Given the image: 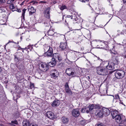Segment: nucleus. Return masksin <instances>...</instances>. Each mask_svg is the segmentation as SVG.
<instances>
[{
	"label": "nucleus",
	"mask_w": 126,
	"mask_h": 126,
	"mask_svg": "<svg viewBox=\"0 0 126 126\" xmlns=\"http://www.w3.org/2000/svg\"><path fill=\"white\" fill-rule=\"evenodd\" d=\"M22 53L21 52L16 53L14 55V60L16 63H19L23 59Z\"/></svg>",
	"instance_id": "nucleus-1"
},
{
	"label": "nucleus",
	"mask_w": 126,
	"mask_h": 126,
	"mask_svg": "<svg viewBox=\"0 0 126 126\" xmlns=\"http://www.w3.org/2000/svg\"><path fill=\"white\" fill-rule=\"evenodd\" d=\"M96 70L97 73L100 75H106L108 73L107 69L103 68L101 67H97Z\"/></svg>",
	"instance_id": "nucleus-2"
},
{
	"label": "nucleus",
	"mask_w": 126,
	"mask_h": 126,
	"mask_svg": "<svg viewBox=\"0 0 126 126\" xmlns=\"http://www.w3.org/2000/svg\"><path fill=\"white\" fill-rule=\"evenodd\" d=\"M45 50H47V51L45 53V55L47 57H52L53 56V49L49 46L46 47H45Z\"/></svg>",
	"instance_id": "nucleus-3"
},
{
	"label": "nucleus",
	"mask_w": 126,
	"mask_h": 126,
	"mask_svg": "<svg viewBox=\"0 0 126 126\" xmlns=\"http://www.w3.org/2000/svg\"><path fill=\"white\" fill-rule=\"evenodd\" d=\"M62 58L61 56L58 53H54L53 54V58H52L53 60L56 63L58 62H60L61 61Z\"/></svg>",
	"instance_id": "nucleus-4"
},
{
	"label": "nucleus",
	"mask_w": 126,
	"mask_h": 126,
	"mask_svg": "<svg viewBox=\"0 0 126 126\" xmlns=\"http://www.w3.org/2000/svg\"><path fill=\"white\" fill-rule=\"evenodd\" d=\"M125 74L124 72L122 70L116 71L115 73V75L116 78L120 79L122 78Z\"/></svg>",
	"instance_id": "nucleus-5"
},
{
	"label": "nucleus",
	"mask_w": 126,
	"mask_h": 126,
	"mask_svg": "<svg viewBox=\"0 0 126 126\" xmlns=\"http://www.w3.org/2000/svg\"><path fill=\"white\" fill-rule=\"evenodd\" d=\"M51 73H52L50 74V76L52 78L54 79H57L59 75V73L56 69L52 70Z\"/></svg>",
	"instance_id": "nucleus-6"
},
{
	"label": "nucleus",
	"mask_w": 126,
	"mask_h": 126,
	"mask_svg": "<svg viewBox=\"0 0 126 126\" xmlns=\"http://www.w3.org/2000/svg\"><path fill=\"white\" fill-rule=\"evenodd\" d=\"M72 115L75 117H78L80 115V112L78 109H73L72 111Z\"/></svg>",
	"instance_id": "nucleus-7"
},
{
	"label": "nucleus",
	"mask_w": 126,
	"mask_h": 126,
	"mask_svg": "<svg viewBox=\"0 0 126 126\" xmlns=\"http://www.w3.org/2000/svg\"><path fill=\"white\" fill-rule=\"evenodd\" d=\"M95 110L96 111L95 113L96 116L99 117H102L103 114L102 110H101L97 109H96Z\"/></svg>",
	"instance_id": "nucleus-8"
},
{
	"label": "nucleus",
	"mask_w": 126,
	"mask_h": 126,
	"mask_svg": "<svg viewBox=\"0 0 126 126\" xmlns=\"http://www.w3.org/2000/svg\"><path fill=\"white\" fill-rule=\"evenodd\" d=\"M46 115L47 117L52 119H54L55 117L54 113L51 111L47 112L46 113Z\"/></svg>",
	"instance_id": "nucleus-9"
},
{
	"label": "nucleus",
	"mask_w": 126,
	"mask_h": 126,
	"mask_svg": "<svg viewBox=\"0 0 126 126\" xmlns=\"http://www.w3.org/2000/svg\"><path fill=\"white\" fill-rule=\"evenodd\" d=\"M60 47L62 50L66 49L68 48L67 43L66 42H61L60 45Z\"/></svg>",
	"instance_id": "nucleus-10"
},
{
	"label": "nucleus",
	"mask_w": 126,
	"mask_h": 126,
	"mask_svg": "<svg viewBox=\"0 0 126 126\" xmlns=\"http://www.w3.org/2000/svg\"><path fill=\"white\" fill-rule=\"evenodd\" d=\"M110 110L113 119H114V117H115L118 114L119 111L116 110L110 109Z\"/></svg>",
	"instance_id": "nucleus-11"
},
{
	"label": "nucleus",
	"mask_w": 126,
	"mask_h": 126,
	"mask_svg": "<svg viewBox=\"0 0 126 126\" xmlns=\"http://www.w3.org/2000/svg\"><path fill=\"white\" fill-rule=\"evenodd\" d=\"M41 65L42 68L43 69V70H44V71H46L49 69V67L48 64L45 63H41Z\"/></svg>",
	"instance_id": "nucleus-12"
},
{
	"label": "nucleus",
	"mask_w": 126,
	"mask_h": 126,
	"mask_svg": "<svg viewBox=\"0 0 126 126\" xmlns=\"http://www.w3.org/2000/svg\"><path fill=\"white\" fill-rule=\"evenodd\" d=\"M106 66V67L107 69L112 70L114 69L113 63H109Z\"/></svg>",
	"instance_id": "nucleus-13"
},
{
	"label": "nucleus",
	"mask_w": 126,
	"mask_h": 126,
	"mask_svg": "<svg viewBox=\"0 0 126 126\" xmlns=\"http://www.w3.org/2000/svg\"><path fill=\"white\" fill-rule=\"evenodd\" d=\"M60 104V101L57 99H55L52 102L51 105L53 107H57L59 106Z\"/></svg>",
	"instance_id": "nucleus-14"
},
{
	"label": "nucleus",
	"mask_w": 126,
	"mask_h": 126,
	"mask_svg": "<svg viewBox=\"0 0 126 126\" xmlns=\"http://www.w3.org/2000/svg\"><path fill=\"white\" fill-rule=\"evenodd\" d=\"M102 110L103 114L105 116L109 115L110 112V110L109 109L105 108L103 109Z\"/></svg>",
	"instance_id": "nucleus-15"
},
{
	"label": "nucleus",
	"mask_w": 126,
	"mask_h": 126,
	"mask_svg": "<svg viewBox=\"0 0 126 126\" xmlns=\"http://www.w3.org/2000/svg\"><path fill=\"white\" fill-rule=\"evenodd\" d=\"M28 10L29 12V14L30 15H31L33 14L36 11L35 9H34V7L32 6H29L28 7Z\"/></svg>",
	"instance_id": "nucleus-16"
},
{
	"label": "nucleus",
	"mask_w": 126,
	"mask_h": 126,
	"mask_svg": "<svg viewBox=\"0 0 126 126\" xmlns=\"http://www.w3.org/2000/svg\"><path fill=\"white\" fill-rule=\"evenodd\" d=\"M115 118L116 122L118 123H120L122 122V118L121 116L120 115H118L115 117H114V118Z\"/></svg>",
	"instance_id": "nucleus-17"
},
{
	"label": "nucleus",
	"mask_w": 126,
	"mask_h": 126,
	"mask_svg": "<svg viewBox=\"0 0 126 126\" xmlns=\"http://www.w3.org/2000/svg\"><path fill=\"white\" fill-rule=\"evenodd\" d=\"M50 12L48 9H47L44 13L45 16L47 18L49 19L50 18Z\"/></svg>",
	"instance_id": "nucleus-18"
},
{
	"label": "nucleus",
	"mask_w": 126,
	"mask_h": 126,
	"mask_svg": "<svg viewBox=\"0 0 126 126\" xmlns=\"http://www.w3.org/2000/svg\"><path fill=\"white\" fill-rule=\"evenodd\" d=\"M62 121L64 124H67L68 123L69 120L67 118L64 117L62 118Z\"/></svg>",
	"instance_id": "nucleus-19"
},
{
	"label": "nucleus",
	"mask_w": 126,
	"mask_h": 126,
	"mask_svg": "<svg viewBox=\"0 0 126 126\" xmlns=\"http://www.w3.org/2000/svg\"><path fill=\"white\" fill-rule=\"evenodd\" d=\"M52 62H50L48 63L47 64L48 66L51 67H53L56 64V63L53 60Z\"/></svg>",
	"instance_id": "nucleus-20"
},
{
	"label": "nucleus",
	"mask_w": 126,
	"mask_h": 126,
	"mask_svg": "<svg viewBox=\"0 0 126 126\" xmlns=\"http://www.w3.org/2000/svg\"><path fill=\"white\" fill-rule=\"evenodd\" d=\"M53 30H49L47 32L48 35L49 36H52L55 33V32Z\"/></svg>",
	"instance_id": "nucleus-21"
},
{
	"label": "nucleus",
	"mask_w": 126,
	"mask_h": 126,
	"mask_svg": "<svg viewBox=\"0 0 126 126\" xmlns=\"http://www.w3.org/2000/svg\"><path fill=\"white\" fill-rule=\"evenodd\" d=\"M23 126H29L30 123L28 121H24L23 122Z\"/></svg>",
	"instance_id": "nucleus-22"
},
{
	"label": "nucleus",
	"mask_w": 126,
	"mask_h": 126,
	"mask_svg": "<svg viewBox=\"0 0 126 126\" xmlns=\"http://www.w3.org/2000/svg\"><path fill=\"white\" fill-rule=\"evenodd\" d=\"M69 71L67 70L65 71L66 73V74H67L69 76H70L72 75L73 76H74V73L73 72L71 71V73H70L69 72Z\"/></svg>",
	"instance_id": "nucleus-23"
},
{
	"label": "nucleus",
	"mask_w": 126,
	"mask_h": 126,
	"mask_svg": "<svg viewBox=\"0 0 126 126\" xmlns=\"http://www.w3.org/2000/svg\"><path fill=\"white\" fill-rule=\"evenodd\" d=\"M101 42L99 41V40H95V42H94V45L96 46V47H97V48H99L100 47H98L99 46L98 44H100L101 43Z\"/></svg>",
	"instance_id": "nucleus-24"
},
{
	"label": "nucleus",
	"mask_w": 126,
	"mask_h": 126,
	"mask_svg": "<svg viewBox=\"0 0 126 126\" xmlns=\"http://www.w3.org/2000/svg\"><path fill=\"white\" fill-rule=\"evenodd\" d=\"M65 91L66 93L68 94H72L71 91L69 90V88H66L65 89Z\"/></svg>",
	"instance_id": "nucleus-25"
},
{
	"label": "nucleus",
	"mask_w": 126,
	"mask_h": 126,
	"mask_svg": "<svg viewBox=\"0 0 126 126\" xmlns=\"http://www.w3.org/2000/svg\"><path fill=\"white\" fill-rule=\"evenodd\" d=\"M79 123L81 125L84 126L87 123V122L86 120H83L80 121L79 122Z\"/></svg>",
	"instance_id": "nucleus-26"
},
{
	"label": "nucleus",
	"mask_w": 126,
	"mask_h": 126,
	"mask_svg": "<svg viewBox=\"0 0 126 126\" xmlns=\"http://www.w3.org/2000/svg\"><path fill=\"white\" fill-rule=\"evenodd\" d=\"M95 125L96 126H106L103 123L99 122H98Z\"/></svg>",
	"instance_id": "nucleus-27"
},
{
	"label": "nucleus",
	"mask_w": 126,
	"mask_h": 126,
	"mask_svg": "<svg viewBox=\"0 0 126 126\" xmlns=\"http://www.w3.org/2000/svg\"><path fill=\"white\" fill-rule=\"evenodd\" d=\"M94 104H92L90 106H89V111H91L93 109H94Z\"/></svg>",
	"instance_id": "nucleus-28"
},
{
	"label": "nucleus",
	"mask_w": 126,
	"mask_h": 126,
	"mask_svg": "<svg viewBox=\"0 0 126 126\" xmlns=\"http://www.w3.org/2000/svg\"><path fill=\"white\" fill-rule=\"evenodd\" d=\"M117 57L115 58V60L113 61V63L114 64H117L118 63V61L117 60Z\"/></svg>",
	"instance_id": "nucleus-29"
},
{
	"label": "nucleus",
	"mask_w": 126,
	"mask_h": 126,
	"mask_svg": "<svg viewBox=\"0 0 126 126\" xmlns=\"http://www.w3.org/2000/svg\"><path fill=\"white\" fill-rule=\"evenodd\" d=\"M72 16L69 15H67L66 17V19L65 20V22L66 23H68V20L69 19V18L70 17H71Z\"/></svg>",
	"instance_id": "nucleus-30"
},
{
	"label": "nucleus",
	"mask_w": 126,
	"mask_h": 126,
	"mask_svg": "<svg viewBox=\"0 0 126 126\" xmlns=\"http://www.w3.org/2000/svg\"><path fill=\"white\" fill-rule=\"evenodd\" d=\"M9 8L10 9H12V10H13V9L15 8V6L14 4H11L9 5Z\"/></svg>",
	"instance_id": "nucleus-31"
},
{
	"label": "nucleus",
	"mask_w": 126,
	"mask_h": 126,
	"mask_svg": "<svg viewBox=\"0 0 126 126\" xmlns=\"http://www.w3.org/2000/svg\"><path fill=\"white\" fill-rule=\"evenodd\" d=\"M60 8L61 10H63L65 9H66L67 7L65 5H63L61 6H60Z\"/></svg>",
	"instance_id": "nucleus-32"
},
{
	"label": "nucleus",
	"mask_w": 126,
	"mask_h": 126,
	"mask_svg": "<svg viewBox=\"0 0 126 126\" xmlns=\"http://www.w3.org/2000/svg\"><path fill=\"white\" fill-rule=\"evenodd\" d=\"M77 13H75V15L73 16L72 19H74L75 21H77L78 20V18L77 17Z\"/></svg>",
	"instance_id": "nucleus-33"
},
{
	"label": "nucleus",
	"mask_w": 126,
	"mask_h": 126,
	"mask_svg": "<svg viewBox=\"0 0 126 126\" xmlns=\"http://www.w3.org/2000/svg\"><path fill=\"white\" fill-rule=\"evenodd\" d=\"M109 62L107 61H104V62H103L102 63H101V64H103V66L104 67H105L106 66H107Z\"/></svg>",
	"instance_id": "nucleus-34"
},
{
	"label": "nucleus",
	"mask_w": 126,
	"mask_h": 126,
	"mask_svg": "<svg viewBox=\"0 0 126 126\" xmlns=\"http://www.w3.org/2000/svg\"><path fill=\"white\" fill-rule=\"evenodd\" d=\"M26 10V9H24L22 10V16L23 17V18H24V17L25 14V11Z\"/></svg>",
	"instance_id": "nucleus-35"
},
{
	"label": "nucleus",
	"mask_w": 126,
	"mask_h": 126,
	"mask_svg": "<svg viewBox=\"0 0 126 126\" xmlns=\"http://www.w3.org/2000/svg\"><path fill=\"white\" fill-rule=\"evenodd\" d=\"M85 112H86L87 113H88L90 112L89 110V108L88 107L84 108Z\"/></svg>",
	"instance_id": "nucleus-36"
},
{
	"label": "nucleus",
	"mask_w": 126,
	"mask_h": 126,
	"mask_svg": "<svg viewBox=\"0 0 126 126\" xmlns=\"http://www.w3.org/2000/svg\"><path fill=\"white\" fill-rule=\"evenodd\" d=\"M11 123L14 124H15L17 125L18 124V123L17 121L16 120H15L14 121H11Z\"/></svg>",
	"instance_id": "nucleus-37"
},
{
	"label": "nucleus",
	"mask_w": 126,
	"mask_h": 126,
	"mask_svg": "<svg viewBox=\"0 0 126 126\" xmlns=\"http://www.w3.org/2000/svg\"><path fill=\"white\" fill-rule=\"evenodd\" d=\"M34 84H33L32 83H30V89H32V88L34 87Z\"/></svg>",
	"instance_id": "nucleus-38"
},
{
	"label": "nucleus",
	"mask_w": 126,
	"mask_h": 126,
	"mask_svg": "<svg viewBox=\"0 0 126 126\" xmlns=\"http://www.w3.org/2000/svg\"><path fill=\"white\" fill-rule=\"evenodd\" d=\"M126 33V30L124 29L121 32V34H124Z\"/></svg>",
	"instance_id": "nucleus-39"
},
{
	"label": "nucleus",
	"mask_w": 126,
	"mask_h": 126,
	"mask_svg": "<svg viewBox=\"0 0 126 126\" xmlns=\"http://www.w3.org/2000/svg\"><path fill=\"white\" fill-rule=\"evenodd\" d=\"M67 70L70 73H71V71H72V68H67L66 69V71Z\"/></svg>",
	"instance_id": "nucleus-40"
},
{
	"label": "nucleus",
	"mask_w": 126,
	"mask_h": 126,
	"mask_svg": "<svg viewBox=\"0 0 126 126\" xmlns=\"http://www.w3.org/2000/svg\"><path fill=\"white\" fill-rule=\"evenodd\" d=\"M115 99H119V100L121 101L119 95L118 94H116L115 96Z\"/></svg>",
	"instance_id": "nucleus-41"
},
{
	"label": "nucleus",
	"mask_w": 126,
	"mask_h": 126,
	"mask_svg": "<svg viewBox=\"0 0 126 126\" xmlns=\"http://www.w3.org/2000/svg\"><path fill=\"white\" fill-rule=\"evenodd\" d=\"M80 1H81L82 2H88L89 1V0H79Z\"/></svg>",
	"instance_id": "nucleus-42"
},
{
	"label": "nucleus",
	"mask_w": 126,
	"mask_h": 126,
	"mask_svg": "<svg viewBox=\"0 0 126 126\" xmlns=\"http://www.w3.org/2000/svg\"><path fill=\"white\" fill-rule=\"evenodd\" d=\"M75 13H76L75 12H73V13H72V15H71L72 17H71V19H72L73 17V16H75Z\"/></svg>",
	"instance_id": "nucleus-43"
},
{
	"label": "nucleus",
	"mask_w": 126,
	"mask_h": 126,
	"mask_svg": "<svg viewBox=\"0 0 126 126\" xmlns=\"http://www.w3.org/2000/svg\"><path fill=\"white\" fill-rule=\"evenodd\" d=\"M15 10L16 11L19 12H20L21 11V10L20 9H16V10ZM15 11V10H12V11Z\"/></svg>",
	"instance_id": "nucleus-44"
},
{
	"label": "nucleus",
	"mask_w": 126,
	"mask_h": 126,
	"mask_svg": "<svg viewBox=\"0 0 126 126\" xmlns=\"http://www.w3.org/2000/svg\"><path fill=\"white\" fill-rule=\"evenodd\" d=\"M65 88H69L68 84L67 83H66L65 85Z\"/></svg>",
	"instance_id": "nucleus-45"
},
{
	"label": "nucleus",
	"mask_w": 126,
	"mask_h": 126,
	"mask_svg": "<svg viewBox=\"0 0 126 126\" xmlns=\"http://www.w3.org/2000/svg\"><path fill=\"white\" fill-rule=\"evenodd\" d=\"M99 106L98 105H95V106H94V108L95 109H96L97 108H99Z\"/></svg>",
	"instance_id": "nucleus-46"
},
{
	"label": "nucleus",
	"mask_w": 126,
	"mask_h": 126,
	"mask_svg": "<svg viewBox=\"0 0 126 126\" xmlns=\"http://www.w3.org/2000/svg\"><path fill=\"white\" fill-rule=\"evenodd\" d=\"M110 98L111 99H113V100H114V96L113 95H110Z\"/></svg>",
	"instance_id": "nucleus-47"
},
{
	"label": "nucleus",
	"mask_w": 126,
	"mask_h": 126,
	"mask_svg": "<svg viewBox=\"0 0 126 126\" xmlns=\"http://www.w3.org/2000/svg\"><path fill=\"white\" fill-rule=\"evenodd\" d=\"M12 3V2L11 1V0H8L7 2V3L8 4H11Z\"/></svg>",
	"instance_id": "nucleus-48"
},
{
	"label": "nucleus",
	"mask_w": 126,
	"mask_h": 126,
	"mask_svg": "<svg viewBox=\"0 0 126 126\" xmlns=\"http://www.w3.org/2000/svg\"><path fill=\"white\" fill-rule=\"evenodd\" d=\"M85 108H82V109L81 110V111L82 112H85Z\"/></svg>",
	"instance_id": "nucleus-49"
},
{
	"label": "nucleus",
	"mask_w": 126,
	"mask_h": 126,
	"mask_svg": "<svg viewBox=\"0 0 126 126\" xmlns=\"http://www.w3.org/2000/svg\"><path fill=\"white\" fill-rule=\"evenodd\" d=\"M9 124L11 125V126H16L11 123H9Z\"/></svg>",
	"instance_id": "nucleus-50"
},
{
	"label": "nucleus",
	"mask_w": 126,
	"mask_h": 126,
	"mask_svg": "<svg viewBox=\"0 0 126 126\" xmlns=\"http://www.w3.org/2000/svg\"><path fill=\"white\" fill-rule=\"evenodd\" d=\"M35 1H32L31 2V4H35Z\"/></svg>",
	"instance_id": "nucleus-51"
},
{
	"label": "nucleus",
	"mask_w": 126,
	"mask_h": 126,
	"mask_svg": "<svg viewBox=\"0 0 126 126\" xmlns=\"http://www.w3.org/2000/svg\"><path fill=\"white\" fill-rule=\"evenodd\" d=\"M4 3L3 0H0V3Z\"/></svg>",
	"instance_id": "nucleus-52"
},
{
	"label": "nucleus",
	"mask_w": 126,
	"mask_h": 126,
	"mask_svg": "<svg viewBox=\"0 0 126 126\" xmlns=\"http://www.w3.org/2000/svg\"><path fill=\"white\" fill-rule=\"evenodd\" d=\"M2 71V69H1V67H0V74L1 73Z\"/></svg>",
	"instance_id": "nucleus-53"
},
{
	"label": "nucleus",
	"mask_w": 126,
	"mask_h": 126,
	"mask_svg": "<svg viewBox=\"0 0 126 126\" xmlns=\"http://www.w3.org/2000/svg\"><path fill=\"white\" fill-rule=\"evenodd\" d=\"M25 1H24L21 3L22 5H23L24 4V3L25 2Z\"/></svg>",
	"instance_id": "nucleus-54"
},
{
	"label": "nucleus",
	"mask_w": 126,
	"mask_h": 126,
	"mask_svg": "<svg viewBox=\"0 0 126 126\" xmlns=\"http://www.w3.org/2000/svg\"><path fill=\"white\" fill-rule=\"evenodd\" d=\"M111 54L112 55L114 56V55H115L116 54L115 53H112Z\"/></svg>",
	"instance_id": "nucleus-55"
},
{
	"label": "nucleus",
	"mask_w": 126,
	"mask_h": 126,
	"mask_svg": "<svg viewBox=\"0 0 126 126\" xmlns=\"http://www.w3.org/2000/svg\"><path fill=\"white\" fill-rule=\"evenodd\" d=\"M124 2L125 3H126V0H123Z\"/></svg>",
	"instance_id": "nucleus-56"
},
{
	"label": "nucleus",
	"mask_w": 126,
	"mask_h": 126,
	"mask_svg": "<svg viewBox=\"0 0 126 126\" xmlns=\"http://www.w3.org/2000/svg\"><path fill=\"white\" fill-rule=\"evenodd\" d=\"M11 43H14V42L13 41H9L8 43H11Z\"/></svg>",
	"instance_id": "nucleus-57"
},
{
	"label": "nucleus",
	"mask_w": 126,
	"mask_h": 126,
	"mask_svg": "<svg viewBox=\"0 0 126 126\" xmlns=\"http://www.w3.org/2000/svg\"><path fill=\"white\" fill-rule=\"evenodd\" d=\"M32 126H37V125L35 124L34 125H32Z\"/></svg>",
	"instance_id": "nucleus-58"
},
{
	"label": "nucleus",
	"mask_w": 126,
	"mask_h": 126,
	"mask_svg": "<svg viewBox=\"0 0 126 126\" xmlns=\"http://www.w3.org/2000/svg\"><path fill=\"white\" fill-rule=\"evenodd\" d=\"M11 0V1L12 2L13 1H14L15 0Z\"/></svg>",
	"instance_id": "nucleus-59"
},
{
	"label": "nucleus",
	"mask_w": 126,
	"mask_h": 126,
	"mask_svg": "<svg viewBox=\"0 0 126 126\" xmlns=\"http://www.w3.org/2000/svg\"><path fill=\"white\" fill-rule=\"evenodd\" d=\"M120 102H119L121 104H123V102H121V101H120Z\"/></svg>",
	"instance_id": "nucleus-60"
},
{
	"label": "nucleus",
	"mask_w": 126,
	"mask_h": 126,
	"mask_svg": "<svg viewBox=\"0 0 126 126\" xmlns=\"http://www.w3.org/2000/svg\"><path fill=\"white\" fill-rule=\"evenodd\" d=\"M3 77L2 75L1 74V75L0 76V78H1V77Z\"/></svg>",
	"instance_id": "nucleus-61"
},
{
	"label": "nucleus",
	"mask_w": 126,
	"mask_h": 126,
	"mask_svg": "<svg viewBox=\"0 0 126 126\" xmlns=\"http://www.w3.org/2000/svg\"><path fill=\"white\" fill-rule=\"evenodd\" d=\"M88 78L89 79H90V77H89V76H88Z\"/></svg>",
	"instance_id": "nucleus-62"
},
{
	"label": "nucleus",
	"mask_w": 126,
	"mask_h": 126,
	"mask_svg": "<svg viewBox=\"0 0 126 126\" xmlns=\"http://www.w3.org/2000/svg\"><path fill=\"white\" fill-rule=\"evenodd\" d=\"M102 9L103 10H104V8H102Z\"/></svg>",
	"instance_id": "nucleus-63"
},
{
	"label": "nucleus",
	"mask_w": 126,
	"mask_h": 126,
	"mask_svg": "<svg viewBox=\"0 0 126 126\" xmlns=\"http://www.w3.org/2000/svg\"><path fill=\"white\" fill-rule=\"evenodd\" d=\"M125 58H126V55L125 56Z\"/></svg>",
	"instance_id": "nucleus-64"
}]
</instances>
